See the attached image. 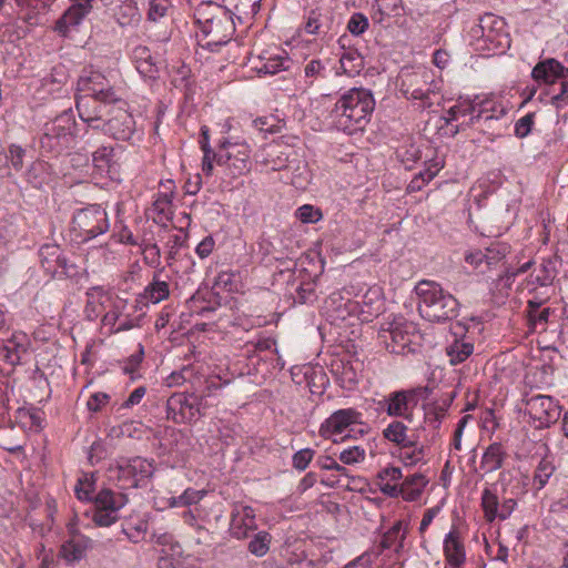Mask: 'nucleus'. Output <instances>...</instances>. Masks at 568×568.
Here are the masks:
<instances>
[{
    "mask_svg": "<svg viewBox=\"0 0 568 568\" xmlns=\"http://www.w3.org/2000/svg\"><path fill=\"white\" fill-rule=\"evenodd\" d=\"M377 485L381 491L389 497H403L402 484L390 483L389 480L378 479Z\"/></svg>",
    "mask_w": 568,
    "mask_h": 568,
    "instance_id": "69168bd1",
    "label": "nucleus"
},
{
    "mask_svg": "<svg viewBox=\"0 0 568 568\" xmlns=\"http://www.w3.org/2000/svg\"><path fill=\"white\" fill-rule=\"evenodd\" d=\"M110 471L114 474L113 478L120 488H138L146 485L154 473V466L145 458L134 457L119 463Z\"/></svg>",
    "mask_w": 568,
    "mask_h": 568,
    "instance_id": "9b49d317",
    "label": "nucleus"
},
{
    "mask_svg": "<svg viewBox=\"0 0 568 568\" xmlns=\"http://www.w3.org/2000/svg\"><path fill=\"white\" fill-rule=\"evenodd\" d=\"M144 261L151 266H158L161 262V251L155 244H145L143 247Z\"/></svg>",
    "mask_w": 568,
    "mask_h": 568,
    "instance_id": "0e129e2a",
    "label": "nucleus"
},
{
    "mask_svg": "<svg viewBox=\"0 0 568 568\" xmlns=\"http://www.w3.org/2000/svg\"><path fill=\"white\" fill-rule=\"evenodd\" d=\"M368 28V20L362 13H354L347 24L348 31L354 36H359Z\"/></svg>",
    "mask_w": 568,
    "mask_h": 568,
    "instance_id": "052dcab7",
    "label": "nucleus"
},
{
    "mask_svg": "<svg viewBox=\"0 0 568 568\" xmlns=\"http://www.w3.org/2000/svg\"><path fill=\"white\" fill-rule=\"evenodd\" d=\"M77 90V110L89 124L100 122L109 104L122 103L108 79L98 71H84L78 80Z\"/></svg>",
    "mask_w": 568,
    "mask_h": 568,
    "instance_id": "f257e3e1",
    "label": "nucleus"
},
{
    "mask_svg": "<svg viewBox=\"0 0 568 568\" xmlns=\"http://www.w3.org/2000/svg\"><path fill=\"white\" fill-rule=\"evenodd\" d=\"M148 524L145 521H139L135 526L124 530L128 538L133 542H139L145 535Z\"/></svg>",
    "mask_w": 568,
    "mask_h": 568,
    "instance_id": "338daca9",
    "label": "nucleus"
},
{
    "mask_svg": "<svg viewBox=\"0 0 568 568\" xmlns=\"http://www.w3.org/2000/svg\"><path fill=\"white\" fill-rule=\"evenodd\" d=\"M365 449L359 446H353L344 449L339 454V460L344 464L351 465L363 462L365 459Z\"/></svg>",
    "mask_w": 568,
    "mask_h": 568,
    "instance_id": "864d4df0",
    "label": "nucleus"
},
{
    "mask_svg": "<svg viewBox=\"0 0 568 568\" xmlns=\"http://www.w3.org/2000/svg\"><path fill=\"white\" fill-rule=\"evenodd\" d=\"M152 219L158 224H165L172 217V195L159 194L151 207Z\"/></svg>",
    "mask_w": 568,
    "mask_h": 568,
    "instance_id": "2f4dec72",
    "label": "nucleus"
},
{
    "mask_svg": "<svg viewBox=\"0 0 568 568\" xmlns=\"http://www.w3.org/2000/svg\"><path fill=\"white\" fill-rule=\"evenodd\" d=\"M496 102L491 99L483 100L477 104L468 101H462L453 105L444 116L447 124L459 122L452 133L455 135L460 129L476 125L478 130L484 133L494 135L495 111Z\"/></svg>",
    "mask_w": 568,
    "mask_h": 568,
    "instance_id": "39448f33",
    "label": "nucleus"
},
{
    "mask_svg": "<svg viewBox=\"0 0 568 568\" xmlns=\"http://www.w3.org/2000/svg\"><path fill=\"white\" fill-rule=\"evenodd\" d=\"M378 339L389 353L405 355L417 352L422 336L415 324L395 318L381 327Z\"/></svg>",
    "mask_w": 568,
    "mask_h": 568,
    "instance_id": "423d86ee",
    "label": "nucleus"
},
{
    "mask_svg": "<svg viewBox=\"0 0 568 568\" xmlns=\"http://www.w3.org/2000/svg\"><path fill=\"white\" fill-rule=\"evenodd\" d=\"M315 452L311 448H304L293 455V466L297 470L307 468L314 457Z\"/></svg>",
    "mask_w": 568,
    "mask_h": 568,
    "instance_id": "bf43d9fd",
    "label": "nucleus"
},
{
    "mask_svg": "<svg viewBox=\"0 0 568 568\" xmlns=\"http://www.w3.org/2000/svg\"><path fill=\"white\" fill-rule=\"evenodd\" d=\"M481 508L488 523H493L497 517V488L495 484L486 487L481 496Z\"/></svg>",
    "mask_w": 568,
    "mask_h": 568,
    "instance_id": "4c0bfd02",
    "label": "nucleus"
},
{
    "mask_svg": "<svg viewBox=\"0 0 568 568\" xmlns=\"http://www.w3.org/2000/svg\"><path fill=\"white\" fill-rule=\"evenodd\" d=\"M119 103L121 104L119 106H106L102 120L100 122H93L90 125L95 129L102 125L103 131L113 139L129 141L136 131L135 121L132 114L123 108L124 102Z\"/></svg>",
    "mask_w": 568,
    "mask_h": 568,
    "instance_id": "f8f14e48",
    "label": "nucleus"
},
{
    "mask_svg": "<svg viewBox=\"0 0 568 568\" xmlns=\"http://www.w3.org/2000/svg\"><path fill=\"white\" fill-rule=\"evenodd\" d=\"M85 312L88 317L95 318L105 308V303L110 302V296L100 287H93L88 293Z\"/></svg>",
    "mask_w": 568,
    "mask_h": 568,
    "instance_id": "72a5a7b5",
    "label": "nucleus"
},
{
    "mask_svg": "<svg viewBox=\"0 0 568 568\" xmlns=\"http://www.w3.org/2000/svg\"><path fill=\"white\" fill-rule=\"evenodd\" d=\"M374 108L375 100L369 90L353 88L337 100L332 116L337 129L353 134L363 130L369 122Z\"/></svg>",
    "mask_w": 568,
    "mask_h": 568,
    "instance_id": "f03ea898",
    "label": "nucleus"
},
{
    "mask_svg": "<svg viewBox=\"0 0 568 568\" xmlns=\"http://www.w3.org/2000/svg\"><path fill=\"white\" fill-rule=\"evenodd\" d=\"M357 308L358 318L362 322H371L374 317L378 316L384 310L383 290L379 286H371L358 302Z\"/></svg>",
    "mask_w": 568,
    "mask_h": 568,
    "instance_id": "5701e85b",
    "label": "nucleus"
},
{
    "mask_svg": "<svg viewBox=\"0 0 568 568\" xmlns=\"http://www.w3.org/2000/svg\"><path fill=\"white\" fill-rule=\"evenodd\" d=\"M91 10L92 0L72 4L55 22L54 30L59 34L67 37L70 30L78 27Z\"/></svg>",
    "mask_w": 568,
    "mask_h": 568,
    "instance_id": "b1692460",
    "label": "nucleus"
},
{
    "mask_svg": "<svg viewBox=\"0 0 568 568\" xmlns=\"http://www.w3.org/2000/svg\"><path fill=\"white\" fill-rule=\"evenodd\" d=\"M407 524L397 520L382 537L381 547L383 549H390L396 546V550L403 547V541L406 538Z\"/></svg>",
    "mask_w": 568,
    "mask_h": 568,
    "instance_id": "473e14b6",
    "label": "nucleus"
},
{
    "mask_svg": "<svg viewBox=\"0 0 568 568\" xmlns=\"http://www.w3.org/2000/svg\"><path fill=\"white\" fill-rule=\"evenodd\" d=\"M205 495L204 490H196L187 488L184 493L178 497H171L169 499L170 507H182L197 504Z\"/></svg>",
    "mask_w": 568,
    "mask_h": 568,
    "instance_id": "a18cd8bd",
    "label": "nucleus"
},
{
    "mask_svg": "<svg viewBox=\"0 0 568 568\" xmlns=\"http://www.w3.org/2000/svg\"><path fill=\"white\" fill-rule=\"evenodd\" d=\"M317 464L322 469L335 470L341 476L348 477V470L344 466L339 465L334 458H332L329 456H321L317 459Z\"/></svg>",
    "mask_w": 568,
    "mask_h": 568,
    "instance_id": "e2e57ef3",
    "label": "nucleus"
},
{
    "mask_svg": "<svg viewBox=\"0 0 568 568\" xmlns=\"http://www.w3.org/2000/svg\"><path fill=\"white\" fill-rule=\"evenodd\" d=\"M195 17L202 33L200 44L210 51H215L221 45L229 43L235 32L231 13L217 3H201L196 9Z\"/></svg>",
    "mask_w": 568,
    "mask_h": 568,
    "instance_id": "7ed1b4c3",
    "label": "nucleus"
},
{
    "mask_svg": "<svg viewBox=\"0 0 568 568\" xmlns=\"http://www.w3.org/2000/svg\"><path fill=\"white\" fill-rule=\"evenodd\" d=\"M256 528L255 513L250 506H235L230 523V534L236 539H244Z\"/></svg>",
    "mask_w": 568,
    "mask_h": 568,
    "instance_id": "4be33fe9",
    "label": "nucleus"
},
{
    "mask_svg": "<svg viewBox=\"0 0 568 568\" xmlns=\"http://www.w3.org/2000/svg\"><path fill=\"white\" fill-rule=\"evenodd\" d=\"M187 240V233L184 232L183 229H180L176 233L171 234L166 242L168 247V254H166V261L169 264H171L173 261H175L179 251L181 247H183Z\"/></svg>",
    "mask_w": 568,
    "mask_h": 568,
    "instance_id": "c03bdc74",
    "label": "nucleus"
},
{
    "mask_svg": "<svg viewBox=\"0 0 568 568\" xmlns=\"http://www.w3.org/2000/svg\"><path fill=\"white\" fill-rule=\"evenodd\" d=\"M402 6V0H375L373 9L375 16L378 14V21H382L384 17L397 14Z\"/></svg>",
    "mask_w": 568,
    "mask_h": 568,
    "instance_id": "49530a36",
    "label": "nucleus"
},
{
    "mask_svg": "<svg viewBox=\"0 0 568 568\" xmlns=\"http://www.w3.org/2000/svg\"><path fill=\"white\" fill-rule=\"evenodd\" d=\"M296 216L303 223H315L322 219V213L313 205L305 204L297 209Z\"/></svg>",
    "mask_w": 568,
    "mask_h": 568,
    "instance_id": "5fc2aeb1",
    "label": "nucleus"
},
{
    "mask_svg": "<svg viewBox=\"0 0 568 568\" xmlns=\"http://www.w3.org/2000/svg\"><path fill=\"white\" fill-rule=\"evenodd\" d=\"M251 150L245 142H225L217 154L216 163L223 166L226 175L232 179L251 171Z\"/></svg>",
    "mask_w": 568,
    "mask_h": 568,
    "instance_id": "ddd939ff",
    "label": "nucleus"
},
{
    "mask_svg": "<svg viewBox=\"0 0 568 568\" xmlns=\"http://www.w3.org/2000/svg\"><path fill=\"white\" fill-rule=\"evenodd\" d=\"M534 124V114L527 113L518 119L514 125V134L518 138H524L530 134Z\"/></svg>",
    "mask_w": 568,
    "mask_h": 568,
    "instance_id": "4d7b16f0",
    "label": "nucleus"
},
{
    "mask_svg": "<svg viewBox=\"0 0 568 568\" xmlns=\"http://www.w3.org/2000/svg\"><path fill=\"white\" fill-rule=\"evenodd\" d=\"M362 414L354 408L334 412L320 427V435L334 443L344 440L348 435L343 434L355 424H361Z\"/></svg>",
    "mask_w": 568,
    "mask_h": 568,
    "instance_id": "dca6fc26",
    "label": "nucleus"
},
{
    "mask_svg": "<svg viewBox=\"0 0 568 568\" xmlns=\"http://www.w3.org/2000/svg\"><path fill=\"white\" fill-rule=\"evenodd\" d=\"M325 67L321 60L313 59L304 68L305 78L312 79L308 84H313L315 79L324 78Z\"/></svg>",
    "mask_w": 568,
    "mask_h": 568,
    "instance_id": "13d9d810",
    "label": "nucleus"
},
{
    "mask_svg": "<svg viewBox=\"0 0 568 568\" xmlns=\"http://www.w3.org/2000/svg\"><path fill=\"white\" fill-rule=\"evenodd\" d=\"M556 466L550 457H544L536 466L534 486L538 489L545 487L554 475Z\"/></svg>",
    "mask_w": 568,
    "mask_h": 568,
    "instance_id": "58836bf2",
    "label": "nucleus"
},
{
    "mask_svg": "<svg viewBox=\"0 0 568 568\" xmlns=\"http://www.w3.org/2000/svg\"><path fill=\"white\" fill-rule=\"evenodd\" d=\"M31 341L23 332H14L11 337L0 343V362L12 367L22 364L29 354Z\"/></svg>",
    "mask_w": 568,
    "mask_h": 568,
    "instance_id": "a211bd4d",
    "label": "nucleus"
},
{
    "mask_svg": "<svg viewBox=\"0 0 568 568\" xmlns=\"http://www.w3.org/2000/svg\"><path fill=\"white\" fill-rule=\"evenodd\" d=\"M26 155V151L16 144H11L9 146V154L4 155L7 161H10L11 165L16 171H20L23 166V158Z\"/></svg>",
    "mask_w": 568,
    "mask_h": 568,
    "instance_id": "680f3d73",
    "label": "nucleus"
},
{
    "mask_svg": "<svg viewBox=\"0 0 568 568\" xmlns=\"http://www.w3.org/2000/svg\"><path fill=\"white\" fill-rule=\"evenodd\" d=\"M75 122L70 113H62L43 126L40 149L51 155H58L69 149L74 141Z\"/></svg>",
    "mask_w": 568,
    "mask_h": 568,
    "instance_id": "6e6552de",
    "label": "nucleus"
},
{
    "mask_svg": "<svg viewBox=\"0 0 568 568\" xmlns=\"http://www.w3.org/2000/svg\"><path fill=\"white\" fill-rule=\"evenodd\" d=\"M116 513L118 511L97 508L92 520L99 527H109L119 519Z\"/></svg>",
    "mask_w": 568,
    "mask_h": 568,
    "instance_id": "6e6d98bb",
    "label": "nucleus"
},
{
    "mask_svg": "<svg viewBox=\"0 0 568 568\" xmlns=\"http://www.w3.org/2000/svg\"><path fill=\"white\" fill-rule=\"evenodd\" d=\"M473 344L456 338L446 347V354L452 365H457L466 361L473 354Z\"/></svg>",
    "mask_w": 568,
    "mask_h": 568,
    "instance_id": "c9c22d12",
    "label": "nucleus"
},
{
    "mask_svg": "<svg viewBox=\"0 0 568 568\" xmlns=\"http://www.w3.org/2000/svg\"><path fill=\"white\" fill-rule=\"evenodd\" d=\"M286 161L288 162L286 165H278L275 170H283L284 178L296 189H306L311 181L307 163L293 151L286 154Z\"/></svg>",
    "mask_w": 568,
    "mask_h": 568,
    "instance_id": "aec40b11",
    "label": "nucleus"
},
{
    "mask_svg": "<svg viewBox=\"0 0 568 568\" xmlns=\"http://www.w3.org/2000/svg\"><path fill=\"white\" fill-rule=\"evenodd\" d=\"M288 62L291 60L288 57L285 55H273L267 59H265V62H263L261 65H257L256 69L258 72L265 73V74H276L280 71L287 70L288 69Z\"/></svg>",
    "mask_w": 568,
    "mask_h": 568,
    "instance_id": "79ce46f5",
    "label": "nucleus"
},
{
    "mask_svg": "<svg viewBox=\"0 0 568 568\" xmlns=\"http://www.w3.org/2000/svg\"><path fill=\"white\" fill-rule=\"evenodd\" d=\"M339 63L343 73L354 77L363 68V58L357 51H345L339 58Z\"/></svg>",
    "mask_w": 568,
    "mask_h": 568,
    "instance_id": "ea45409f",
    "label": "nucleus"
},
{
    "mask_svg": "<svg viewBox=\"0 0 568 568\" xmlns=\"http://www.w3.org/2000/svg\"><path fill=\"white\" fill-rule=\"evenodd\" d=\"M94 480H93V474H84L82 477L78 479V483L74 487V491L77 497L80 500H91L92 499V493Z\"/></svg>",
    "mask_w": 568,
    "mask_h": 568,
    "instance_id": "de8ad7c7",
    "label": "nucleus"
},
{
    "mask_svg": "<svg viewBox=\"0 0 568 568\" xmlns=\"http://www.w3.org/2000/svg\"><path fill=\"white\" fill-rule=\"evenodd\" d=\"M531 79L541 84L559 83V91L554 90L550 103L556 109L568 106V68L556 58H546L531 69Z\"/></svg>",
    "mask_w": 568,
    "mask_h": 568,
    "instance_id": "0eeeda50",
    "label": "nucleus"
},
{
    "mask_svg": "<svg viewBox=\"0 0 568 568\" xmlns=\"http://www.w3.org/2000/svg\"><path fill=\"white\" fill-rule=\"evenodd\" d=\"M359 306L358 302L351 301L342 295V293H333L326 300V307L332 308L336 313V318L345 320L348 315H354Z\"/></svg>",
    "mask_w": 568,
    "mask_h": 568,
    "instance_id": "c756f323",
    "label": "nucleus"
},
{
    "mask_svg": "<svg viewBox=\"0 0 568 568\" xmlns=\"http://www.w3.org/2000/svg\"><path fill=\"white\" fill-rule=\"evenodd\" d=\"M109 226L105 210L97 204L78 210L72 219V232L82 242L104 234Z\"/></svg>",
    "mask_w": 568,
    "mask_h": 568,
    "instance_id": "1a4fd4ad",
    "label": "nucleus"
},
{
    "mask_svg": "<svg viewBox=\"0 0 568 568\" xmlns=\"http://www.w3.org/2000/svg\"><path fill=\"white\" fill-rule=\"evenodd\" d=\"M272 541V536L267 531H258L254 535L247 545L248 551L256 557H264Z\"/></svg>",
    "mask_w": 568,
    "mask_h": 568,
    "instance_id": "a19ab883",
    "label": "nucleus"
},
{
    "mask_svg": "<svg viewBox=\"0 0 568 568\" xmlns=\"http://www.w3.org/2000/svg\"><path fill=\"white\" fill-rule=\"evenodd\" d=\"M539 305H540L539 303H535L532 301H530L528 303L529 317L534 325L547 324V322L551 315V308H549V307L539 308Z\"/></svg>",
    "mask_w": 568,
    "mask_h": 568,
    "instance_id": "3c124183",
    "label": "nucleus"
},
{
    "mask_svg": "<svg viewBox=\"0 0 568 568\" xmlns=\"http://www.w3.org/2000/svg\"><path fill=\"white\" fill-rule=\"evenodd\" d=\"M162 271L154 273L152 281L144 288L143 298L153 304L166 300L170 295L169 282L161 278Z\"/></svg>",
    "mask_w": 568,
    "mask_h": 568,
    "instance_id": "bb28decb",
    "label": "nucleus"
},
{
    "mask_svg": "<svg viewBox=\"0 0 568 568\" xmlns=\"http://www.w3.org/2000/svg\"><path fill=\"white\" fill-rule=\"evenodd\" d=\"M171 8L169 0H150V8L148 12L149 20L159 21L164 18Z\"/></svg>",
    "mask_w": 568,
    "mask_h": 568,
    "instance_id": "8fccbe9b",
    "label": "nucleus"
},
{
    "mask_svg": "<svg viewBox=\"0 0 568 568\" xmlns=\"http://www.w3.org/2000/svg\"><path fill=\"white\" fill-rule=\"evenodd\" d=\"M465 261L479 273H485L491 264V258L484 254L481 251L468 252L465 255Z\"/></svg>",
    "mask_w": 568,
    "mask_h": 568,
    "instance_id": "09e8293b",
    "label": "nucleus"
},
{
    "mask_svg": "<svg viewBox=\"0 0 568 568\" xmlns=\"http://www.w3.org/2000/svg\"><path fill=\"white\" fill-rule=\"evenodd\" d=\"M526 410L536 429L551 426L561 414V409L555 398L545 395L528 397L526 399Z\"/></svg>",
    "mask_w": 568,
    "mask_h": 568,
    "instance_id": "4468645a",
    "label": "nucleus"
},
{
    "mask_svg": "<svg viewBox=\"0 0 568 568\" xmlns=\"http://www.w3.org/2000/svg\"><path fill=\"white\" fill-rule=\"evenodd\" d=\"M70 532L71 537L61 546L60 555L68 562L80 561L88 549L92 547V540L73 530H70Z\"/></svg>",
    "mask_w": 568,
    "mask_h": 568,
    "instance_id": "393cba45",
    "label": "nucleus"
},
{
    "mask_svg": "<svg viewBox=\"0 0 568 568\" xmlns=\"http://www.w3.org/2000/svg\"><path fill=\"white\" fill-rule=\"evenodd\" d=\"M418 389H402L390 393L384 399L385 410L388 416L409 418L412 409L418 403Z\"/></svg>",
    "mask_w": 568,
    "mask_h": 568,
    "instance_id": "6ab92c4d",
    "label": "nucleus"
},
{
    "mask_svg": "<svg viewBox=\"0 0 568 568\" xmlns=\"http://www.w3.org/2000/svg\"><path fill=\"white\" fill-rule=\"evenodd\" d=\"M168 418L176 424L190 423L200 416V402L195 395L175 393L166 402Z\"/></svg>",
    "mask_w": 568,
    "mask_h": 568,
    "instance_id": "f3484780",
    "label": "nucleus"
},
{
    "mask_svg": "<svg viewBox=\"0 0 568 568\" xmlns=\"http://www.w3.org/2000/svg\"><path fill=\"white\" fill-rule=\"evenodd\" d=\"M133 57L136 63V70L145 78L153 79L158 74V65L153 61L149 48L139 45L133 51Z\"/></svg>",
    "mask_w": 568,
    "mask_h": 568,
    "instance_id": "c85d7f7f",
    "label": "nucleus"
},
{
    "mask_svg": "<svg viewBox=\"0 0 568 568\" xmlns=\"http://www.w3.org/2000/svg\"><path fill=\"white\" fill-rule=\"evenodd\" d=\"M427 483L428 480L422 474H414L406 477L402 483L403 498L407 501L417 500L420 497Z\"/></svg>",
    "mask_w": 568,
    "mask_h": 568,
    "instance_id": "f704fd0d",
    "label": "nucleus"
},
{
    "mask_svg": "<svg viewBox=\"0 0 568 568\" xmlns=\"http://www.w3.org/2000/svg\"><path fill=\"white\" fill-rule=\"evenodd\" d=\"M112 158L113 150L111 148L102 146L93 153L92 161L94 166L101 173H106L110 178H113V169L115 163L112 161Z\"/></svg>",
    "mask_w": 568,
    "mask_h": 568,
    "instance_id": "e433bc0d",
    "label": "nucleus"
},
{
    "mask_svg": "<svg viewBox=\"0 0 568 568\" xmlns=\"http://www.w3.org/2000/svg\"><path fill=\"white\" fill-rule=\"evenodd\" d=\"M497 16L488 12L480 19L479 23L471 29L474 50L483 57H491L497 49Z\"/></svg>",
    "mask_w": 568,
    "mask_h": 568,
    "instance_id": "2eb2a0df",
    "label": "nucleus"
},
{
    "mask_svg": "<svg viewBox=\"0 0 568 568\" xmlns=\"http://www.w3.org/2000/svg\"><path fill=\"white\" fill-rule=\"evenodd\" d=\"M445 560L450 568H462L466 561V549L462 532L453 527L443 542Z\"/></svg>",
    "mask_w": 568,
    "mask_h": 568,
    "instance_id": "412c9836",
    "label": "nucleus"
},
{
    "mask_svg": "<svg viewBox=\"0 0 568 568\" xmlns=\"http://www.w3.org/2000/svg\"><path fill=\"white\" fill-rule=\"evenodd\" d=\"M109 395L105 393H95L88 399L87 406L91 412H98L109 402Z\"/></svg>",
    "mask_w": 568,
    "mask_h": 568,
    "instance_id": "774afa93",
    "label": "nucleus"
},
{
    "mask_svg": "<svg viewBox=\"0 0 568 568\" xmlns=\"http://www.w3.org/2000/svg\"><path fill=\"white\" fill-rule=\"evenodd\" d=\"M418 312L429 322H444L457 316L458 302L433 281H420L415 287Z\"/></svg>",
    "mask_w": 568,
    "mask_h": 568,
    "instance_id": "20e7f679",
    "label": "nucleus"
},
{
    "mask_svg": "<svg viewBox=\"0 0 568 568\" xmlns=\"http://www.w3.org/2000/svg\"><path fill=\"white\" fill-rule=\"evenodd\" d=\"M40 262L44 271L55 275L59 270L65 273L67 260L62 256V250L57 244H44L39 251Z\"/></svg>",
    "mask_w": 568,
    "mask_h": 568,
    "instance_id": "a878e982",
    "label": "nucleus"
},
{
    "mask_svg": "<svg viewBox=\"0 0 568 568\" xmlns=\"http://www.w3.org/2000/svg\"><path fill=\"white\" fill-rule=\"evenodd\" d=\"M383 436L397 446H412L413 439L408 435L407 426L400 420H393L383 430Z\"/></svg>",
    "mask_w": 568,
    "mask_h": 568,
    "instance_id": "7c9ffc66",
    "label": "nucleus"
},
{
    "mask_svg": "<svg viewBox=\"0 0 568 568\" xmlns=\"http://www.w3.org/2000/svg\"><path fill=\"white\" fill-rule=\"evenodd\" d=\"M94 503L97 508L118 511L126 505L128 497L123 493L104 488L98 493Z\"/></svg>",
    "mask_w": 568,
    "mask_h": 568,
    "instance_id": "cd10ccee",
    "label": "nucleus"
},
{
    "mask_svg": "<svg viewBox=\"0 0 568 568\" xmlns=\"http://www.w3.org/2000/svg\"><path fill=\"white\" fill-rule=\"evenodd\" d=\"M480 468L485 474L494 473L497 469V444H491L485 452Z\"/></svg>",
    "mask_w": 568,
    "mask_h": 568,
    "instance_id": "603ef678",
    "label": "nucleus"
},
{
    "mask_svg": "<svg viewBox=\"0 0 568 568\" xmlns=\"http://www.w3.org/2000/svg\"><path fill=\"white\" fill-rule=\"evenodd\" d=\"M399 78L400 91L405 98L423 101L424 108H429L433 104L429 95L435 93L437 85L430 70L426 68L405 70Z\"/></svg>",
    "mask_w": 568,
    "mask_h": 568,
    "instance_id": "9d476101",
    "label": "nucleus"
},
{
    "mask_svg": "<svg viewBox=\"0 0 568 568\" xmlns=\"http://www.w3.org/2000/svg\"><path fill=\"white\" fill-rule=\"evenodd\" d=\"M400 448L402 452L399 458L405 465L414 466L418 463L424 462V446H418L416 439H413L412 446H400Z\"/></svg>",
    "mask_w": 568,
    "mask_h": 568,
    "instance_id": "37998d69",
    "label": "nucleus"
}]
</instances>
